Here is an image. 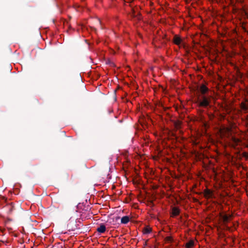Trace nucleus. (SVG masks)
<instances>
[{"mask_svg": "<svg viewBox=\"0 0 248 248\" xmlns=\"http://www.w3.org/2000/svg\"><path fill=\"white\" fill-rule=\"evenodd\" d=\"M248 140L246 134L242 133L239 136H232L229 141V145L233 148H237V146H241L246 144L245 141Z\"/></svg>", "mask_w": 248, "mask_h": 248, "instance_id": "obj_1", "label": "nucleus"}, {"mask_svg": "<svg viewBox=\"0 0 248 248\" xmlns=\"http://www.w3.org/2000/svg\"><path fill=\"white\" fill-rule=\"evenodd\" d=\"M211 96H206L203 95L201 99H199L198 101V105L199 107L206 108L210 105L211 102Z\"/></svg>", "mask_w": 248, "mask_h": 248, "instance_id": "obj_2", "label": "nucleus"}, {"mask_svg": "<svg viewBox=\"0 0 248 248\" xmlns=\"http://www.w3.org/2000/svg\"><path fill=\"white\" fill-rule=\"evenodd\" d=\"M219 134L221 138L229 137L232 135V129L230 127H222L219 131Z\"/></svg>", "mask_w": 248, "mask_h": 248, "instance_id": "obj_3", "label": "nucleus"}, {"mask_svg": "<svg viewBox=\"0 0 248 248\" xmlns=\"http://www.w3.org/2000/svg\"><path fill=\"white\" fill-rule=\"evenodd\" d=\"M77 228V220L73 218H70L67 225V230L69 231H74Z\"/></svg>", "mask_w": 248, "mask_h": 248, "instance_id": "obj_4", "label": "nucleus"}, {"mask_svg": "<svg viewBox=\"0 0 248 248\" xmlns=\"http://www.w3.org/2000/svg\"><path fill=\"white\" fill-rule=\"evenodd\" d=\"M4 209L7 212L8 214H11L16 210L15 205L13 202L7 204L4 207Z\"/></svg>", "mask_w": 248, "mask_h": 248, "instance_id": "obj_5", "label": "nucleus"}, {"mask_svg": "<svg viewBox=\"0 0 248 248\" xmlns=\"http://www.w3.org/2000/svg\"><path fill=\"white\" fill-rule=\"evenodd\" d=\"M219 217L221 219L223 224L226 225L231 219L232 217L231 215L222 214L220 213Z\"/></svg>", "mask_w": 248, "mask_h": 248, "instance_id": "obj_6", "label": "nucleus"}, {"mask_svg": "<svg viewBox=\"0 0 248 248\" xmlns=\"http://www.w3.org/2000/svg\"><path fill=\"white\" fill-rule=\"evenodd\" d=\"M203 196L206 199L212 198L214 196V192L213 190L206 188L203 192Z\"/></svg>", "mask_w": 248, "mask_h": 248, "instance_id": "obj_7", "label": "nucleus"}, {"mask_svg": "<svg viewBox=\"0 0 248 248\" xmlns=\"http://www.w3.org/2000/svg\"><path fill=\"white\" fill-rule=\"evenodd\" d=\"M241 111L243 113L248 112V100H245L240 104Z\"/></svg>", "mask_w": 248, "mask_h": 248, "instance_id": "obj_8", "label": "nucleus"}, {"mask_svg": "<svg viewBox=\"0 0 248 248\" xmlns=\"http://www.w3.org/2000/svg\"><path fill=\"white\" fill-rule=\"evenodd\" d=\"M182 39L178 35H175L173 37V43L177 46H179L182 42Z\"/></svg>", "mask_w": 248, "mask_h": 248, "instance_id": "obj_9", "label": "nucleus"}, {"mask_svg": "<svg viewBox=\"0 0 248 248\" xmlns=\"http://www.w3.org/2000/svg\"><path fill=\"white\" fill-rule=\"evenodd\" d=\"M208 90V88L204 84L201 85L199 88L200 92L203 95H204V94H205Z\"/></svg>", "mask_w": 248, "mask_h": 248, "instance_id": "obj_10", "label": "nucleus"}, {"mask_svg": "<svg viewBox=\"0 0 248 248\" xmlns=\"http://www.w3.org/2000/svg\"><path fill=\"white\" fill-rule=\"evenodd\" d=\"M106 230V228L105 225L104 224H101L100 226L98 227L96 229V231L101 233H103L105 232Z\"/></svg>", "mask_w": 248, "mask_h": 248, "instance_id": "obj_11", "label": "nucleus"}, {"mask_svg": "<svg viewBox=\"0 0 248 248\" xmlns=\"http://www.w3.org/2000/svg\"><path fill=\"white\" fill-rule=\"evenodd\" d=\"M179 213V209L177 207H174L171 209V217L177 216Z\"/></svg>", "mask_w": 248, "mask_h": 248, "instance_id": "obj_12", "label": "nucleus"}, {"mask_svg": "<svg viewBox=\"0 0 248 248\" xmlns=\"http://www.w3.org/2000/svg\"><path fill=\"white\" fill-rule=\"evenodd\" d=\"M194 246V241L193 240H189L185 245L186 248H193Z\"/></svg>", "mask_w": 248, "mask_h": 248, "instance_id": "obj_13", "label": "nucleus"}, {"mask_svg": "<svg viewBox=\"0 0 248 248\" xmlns=\"http://www.w3.org/2000/svg\"><path fill=\"white\" fill-rule=\"evenodd\" d=\"M129 220H130V219H129V217L126 216H124L122 217L121 220V223L122 224H127L129 221Z\"/></svg>", "mask_w": 248, "mask_h": 248, "instance_id": "obj_14", "label": "nucleus"}, {"mask_svg": "<svg viewBox=\"0 0 248 248\" xmlns=\"http://www.w3.org/2000/svg\"><path fill=\"white\" fill-rule=\"evenodd\" d=\"M151 232V228H150V227H145L144 228V230H143V232L144 233H145V234H148V233H150Z\"/></svg>", "mask_w": 248, "mask_h": 248, "instance_id": "obj_15", "label": "nucleus"}, {"mask_svg": "<svg viewBox=\"0 0 248 248\" xmlns=\"http://www.w3.org/2000/svg\"><path fill=\"white\" fill-rule=\"evenodd\" d=\"M166 182L168 184V189L167 190H170V178L169 177H166Z\"/></svg>", "mask_w": 248, "mask_h": 248, "instance_id": "obj_16", "label": "nucleus"}, {"mask_svg": "<svg viewBox=\"0 0 248 248\" xmlns=\"http://www.w3.org/2000/svg\"><path fill=\"white\" fill-rule=\"evenodd\" d=\"M181 126V122L180 121H177L175 123V126L177 129H179Z\"/></svg>", "mask_w": 248, "mask_h": 248, "instance_id": "obj_17", "label": "nucleus"}, {"mask_svg": "<svg viewBox=\"0 0 248 248\" xmlns=\"http://www.w3.org/2000/svg\"><path fill=\"white\" fill-rule=\"evenodd\" d=\"M165 241L166 242H169L170 241V235H166L165 238Z\"/></svg>", "mask_w": 248, "mask_h": 248, "instance_id": "obj_18", "label": "nucleus"}, {"mask_svg": "<svg viewBox=\"0 0 248 248\" xmlns=\"http://www.w3.org/2000/svg\"><path fill=\"white\" fill-rule=\"evenodd\" d=\"M169 109V108L164 107V110L167 115H169V112L167 111Z\"/></svg>", "mask_w": 248, "mask_h": 248, "instance_id": "obj_19", "label": "nucleus"}, {"mask_svg": "<svg viewBox=\"0 0 248 248\" xmlns=\"http://www.w3.org/2000/svg\"><path fill=\"white\" fill-rule=\"evenodd\" d=\"M162 91L164 93L167 94L168 93V91L166 89H165L163 87L162 88Z\"/></svg>", "mask_w": 248, "mask_h": 248, "instance_id": "obj_20", "label": "nucleus"}, {"mask_svg": "<svg viewBox=\"0 0 248 248\" xmlns=\"http://www.w3.org/2000/svg\"><path fill=\"white\" fill-rule=\"evenodd\" d=\"M243 156L246 158H248V153L247 152L243 153Z\"/></svg>", "mask_w": 248, "mask_h": 248, "instance_id": "obj_21", "label": "nucleus"}, {"mask_svg": "<svg viewBox=\"0 0 248 248\" xmlns=\"http://www.w3.org/2000/svg\"><path fill=\"white\" fill-rule=\"evenodd\" d=\"M246 121L248 126V115L247 116V117L246 118Z\"/></svg>", "mask_w": 248, "mask_h": 248, "instance_id": "obj_22", "label": "nucleus"}, {"mask_svg": "<svg viewBox=\"0 0 248 248\" xmlns=\"http://www.w3.org/2000/svg\"><path fill=\"white\" fill-rule=\"evenodd\" d=\"M165 232V231H163V232H160V234H161V235H162L163 236H164V237H165V236L163 234V232Z\"/></svg>", "mask_w": 248, "mask_h": 248, "instance_id": "obj_23", "label": "nucleus"}, {"mask_svg": "<svg viewBox=\"0 0 248 248\" xmlns=\"http://www.w3.org/2000/svg\"><path fill=\"white\" fill-rule=\"evenodd\" d=\"M98 23L99 24H100V21L99 20L98 21Z\"/></svg>", "mask_w": 248, "mask_h": 248, "instance_id": "obj_24", "label": "nucleus"}]
</instances>
